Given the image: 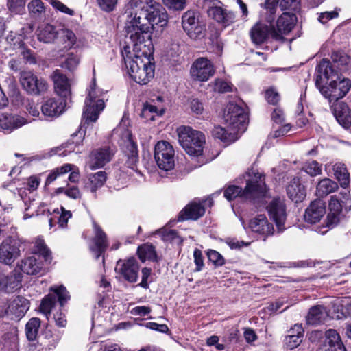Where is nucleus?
I'll use <instances>...</instances> for the list:
<instances>
[{
	"label": "nucleus",
	"mask_w": 351,
	"mask_h": 351,
	"mask_svg": "<svg viewBox=\"0 0 351 351\" xmlns=\"http://www.w3.org/2000/svg\"><path fill=\"white\" fill-rule=\"evenodd\" d=\"M28 9L32 14H41L45 11L44 3L41 0H32L28 4Z\"/></svg>",
	"instance_id": "nucleus-57"
},
{
	"label": "nucleus",
	"mask_w": 351,
	"mask_h": 351,
	"mask_svg": "<svg viewBox=\"0 0 351 351\" xmlns=\"http://www.w3.org/2000/svg\"><path fill=\"white\" fill-rule=\"evenodd\" d=\"M28 123L23 117L16 114H0V129L4 132L10 133Z\"/></svg>",
	"instance_id": "nucleus-24"
},
{
	"label": "nucleus",
	"mask_w": 351,
	"mask_h": 351,
	"mask_svg": "<svg viewBox=\"0 0 351 351\" xmlns=\"http://www.w3.org/2000/svg\"><path fill=\"white\" fill-rule=\"evenodd\" d=\"M334 176L340 182L341 186L346 187L349 184V173L344 164L337 162L333 165Z\"/></svg>",
	"instance_id": "nucleus-43"
},
{
	"label": "nucleus",
	"mask_w": 351,
	"mask_h": 351,
	"mask_svg": "<svg viewBox=\"0 0 351 351\" xmlns=\"http://www.w3.org/2000/svg\"><path fill=\"white\" fill-rule=\"evenodd\" d=\"M182 25L184 31L191 39H199L204 36L205 25L199 21L194 12L187 11L182 15Z\"/></svg>",
	"instance_id": "nucleus-12"
},
{
	"label": "nucleus",
	"mask_w": 351,
	"mask_h": 351,
	"mask_svg": "<svg viewBox=\"0 0 351 351\" xmlns=\"http://www.w3.org/2000/svg\"><path fill=\"white\" fill-rule=\"evenodd\" d=\"M351 88V80L339 76V79H336L330 81L328 86L326 88H321V93L330 102L336 101L339 99L343 98L349 92Z\"/></svg>",
	"instance_id": "nucleus-11"
},
{
	"label": "nucleus",
	"mask_w": 351,
	"mask_h": 351,
	"mask_svg": "<svg viewBox=\"0 0 351 351\" xmlns=\"http://www.w3.org/2000/svg\"><path fill=\"white\" fill-rule=\"evenodd\" d=\"M134 10L137 15L147 20L150 29L154 25L164 27L167 23V15L164 8L156 0H141L138 8Z\"/></svg>",
	"instance_id": "nucleus-5"
},
{
	"label": "nucleus",
	"mask_w": 351,
	"mask_h": 351,
	"mask_svg": "<svg viewBox=\"0 0 351 351\" xmlns=\"http://www.w3.org/2000/svg\"><path fill=\"white\" fill-rule=\"evenodd\" d=\"M337 189L338 184L337 182L329 178H324L317 184L316 195L319 197H323L335 192Z\"/></svg>",
	"instance_id": "nucleus-39"
},
{
	"label": "nucleus",
	"mask_w": 351,
	"mask_h": 351,
	"mask_svg": "<svg viewBox=\"0 0 351 351\" xmlns=\"http://www.w3.org/2000/svg\"><path fill=\"white\" fill-rule=\"evenodd\" d=\"M115 269L128 282H136L139 265L136 258H130L125 261L119 260L117 263Z\"/></svg>",
	"instance_id": "nucleus-19"
},
{
	"label": "nucleus",
	"mask_w": 351,
	"mask_h": 351,
	"mask_svg": "<svg viewBox=\"0 0 351 351\" xmlns=\"http://www.w3.org/2000/svg\"><path fill=\"white\" fill-rule=\"evenodd\" d=\"M267 210L270 217L275 221L278 230L280 232L283 231L287 217L284 200L280 198H274L267 206Z\"/></svg>",
	"instance_id": "nucleus-17"
},
{
	"label": "nucleus",
	"mask_w": 351,
	"mask_h": 351,
	"mask_svg": "<svg viewBox=\"0 0 351 351\" xmlns=\"http://www.w3.org/2000/svg\"><path fill=\"white\" fill-rule=\"evenodd\" d=\"M58 31L54 26L46 24L41 25L37 30V38L39 41L45 43H51L57 38Z\"/></svg>",
	"instance_id": "nucleus-38"
},
{
	"label": "nucleus",
	"mask_w": 351,
	"mask_h": 351,
	"mask_svg": "<svg viewBox=\"0 0 351 351\" xmlns=\"http://www.w3.org/2000/svg\"><path fill=\"white\" fill-rule=\"evenodd\" d=\"M56 304V298L54 295H48L44 298L41 302L40 308L41 312L45 314L46 316L50 314L52 308Z\"/></svg>",
	"instance_id": "nucleus-50"
},
{
	"label": "nucleus",
	"mask_w": 351,
	"mask_h": 351,
	"mask_svg": "<svg viewBox=\"0 0 351 351\" xmlns=\"http://www.w3.org/2000/svg\"><path fill=\"white\" fill-rule=\"evenodd\" d=\"M21 285L20 275L15 272H10L7 275L0 276V286L5 292H12L19 289Z\"/></svg>",
	"instance_id": "nucleus-34"
},
{
	"label": "nucleus",
	"mask_w": 351,
	"mask_h": 351,
	"mask_svg": "<svg viewBox=\"0 0 351 351\" xmlns=\"http://www.w3.org/2000/svg\"><path fill=\"white\" fill-rule=\"evenodd\" d=\"M19 54L23 59L25 64H37L38 61L36 53L27 47L25 48H23V51H21Z\"/></svg>",
	"instance_id": "nucleus-53"
},
{
	"label": "nucleus",
	"mask_w": 351,
	"mask_h": 351,
	"mask_svg": "<svg viewBox=\"0 0 351 351\" xmlns=\"http://www.w3.org/2000/svg\"><path fill=\"white\" fill-rule=\"evenodd\" d=\"M52 217L49 219L50 228H52L57 222L59 227L64 228L67 226L68 220L71 217V211L65 210L62 206L60 208L54 209L52 213Z\"/></svg>",
	"instance_id": "nucleus-35"
},
{
	"label": "nucleus",
	"mask_w": 351,
	"mask_h": 351,
	"mask_svg": "<svg viewBox=\"0 0 351 351\" xmlns=\"http://www.w3.org/2000/svg\"><path fill=\"white\" fill-rule=\"evenodd\" d=\"M101 95L102 92L96 88L95 80H93L84 102L83 111L84 124L95 122L104 109L105 103L101 98Z\"/></svg>",
	"instance_id": "nucleus-6"
},
{
	"label": "nucleus",
	"mask_w": 351,
	"mask_h": 351,
	"mask_svg": "<svg viewBox=\"0 0 351 351\" xmlns=\"http://www.w3.org/2000/svg\"><path fill=\"white\" fill-rule=\"evenodd\" d=\"M19 268L25 274L36 275L43 270V265L35 256L25 257L18 263Z\"/></svg>",
	"instance_id": "nucleus-30"
},
{
	"label": "nucleus",
	"mask_w": 351,
	"mask_h": 351,
	"mask_svg": "<svg viewBox=\"0 0 351 351\" xmlns=\"http://www.w3.org/2000/svg\"><path fill=\"white\" fill-rule=\"evenodd\" d=\"M317 74L315 80V86L321 92V88L327 87L325 86L330 81L339 79V71L335 70L329 60H322L317 66Z\"/></svg>",
	"instance_id": "nucleus-14"
},
{
	"label": "nucleus",
	"mask_w": 351,
	"mask_h": 351,
	"mask_svg": "<svg viewBox=\"0 0 351 351\" xmlns=\"http://www.w3.org/2000/svg\"><path fill=\"white\" fill-rule=\"evenodd\" d=\"M24 39L25 36L21 34L13 35L12 33H11L7 36V41L10 46L14 49L19 50V53L21 51H23V48L27 47Z\"/></svg>",
	"instance_id": "nucleus-48"
},
{
	"label": "nucleus",
	"mask_w": 351,
	"mask_h": 351,
	"mask_svg": "<svg viewBox=\"0 0 351 351\" xmlns=\"http://www.w3.org/2000/svg\"><path fill=\"white\" fill-rule=\"evenodd\" d=\"M33 252L41 256L45 262L51 263L52 260L51 252L47 246L42 238H36L34 241Z\"/></svg>",
	"instance_id": "nucleus-42"
},
{
	"label": "nucleus",
	"mask_w": 351,
	"mask_h": 351,
	"mask_svg": "<svg viewBox=\"0 0 351 351\" xmlns=\"http://www.w3.org/2000/svg\"><path fill=\"white\" fill-rule=\"evenodd\" d=\"M138 254L142 262H145L147 260L154 261L156 257L154 247L149 244L140 246L138 248Z\"/></svg>",
	"instance_id": "nucleus-47"
},
{
	"label": "nucleus",
	"mask_w": 351,
	"mask_h": 351,
	"mask_svg": "<svg viewBox=\"0 0 351 351\" xmlns=\"http://www.w3.org/2000/svg\"><path fill=\"white\" fill-rule=\"evenodd\" d=\"M208 14L219 23L228 26L232 23L235 19V14L231 11L223 9L220 4H214L208 8Z\"/></svg>",
	"instance_id": "nucleus-26"
},
{
	"label": "nucleus",
	"mask_w": 351,
	"mask_h": 351,
	"mask_svg": "<svg viewBox=\"0 0 351 351\" xmlns=\"http://www.w3.org/2000/svg\"><path fill=\"white\" fill-rule=\"evenodd\" d=\"M178 141L185 152L191 156L202 154L205 143L204 134L190 126L182 125L177 128Z\"/></svg>",
	"instance_id": "nucleus-4"
},
{
	"label": "nucleus",
	"mask_w": 351,
	"mask_h": 351,
	"mask_svg": "<svg viewBox=\"0 0 351 351\" xmlns=\"http://www.w3.org/2000/svg\"><path fill=\"white\" fill-rule=\"evenodd\" d=\"M334 115L343 128H347L351 125V114L346 104H337L334 108Z\"/></svg>",
	"instance_id": "nucleus-36"
},
{
	"label": "nucleus",
	"mask_w": 351,
	"mask_h": 351,
	"mask_svg": "<svg viewBox=\"0 0 351 351\" xmlns=\"http://www.w3.org/2000/svg\"><path fill=\"white\" fill-rule=\"evenodd\" d=\"M329 316L327 311L322 306L312 307L306 316L308 324L316 325L324 322Z\"/></svg>",
	"instance_id": "nucleus-37"
},
{
	"label": "nucleus",
	"mask_w": 351,
	"mask_h": 351,
	"mask_svg": "<svg viewBox=\"0 0 351 351\" xmlns=\"http://www.w3.org/2000/svg\"><path fill=\"white\" fill-rule=\"evenodd\" d=\"M300 0H280V7L281 10H297L300 8Z\"/></svg>",
	"instance_id": "nucleus-59"
},
{
	"label": "nucleus",
	"mask_w": 351,
	"mask_h": 351,
	"mask_svg": "<svg viewBox=\"0 0 351 351\" xmlns=\"http://www.w3.org/2000/svg\"><path fill=\"white\" fill-rule=\"evenodd\" d=\"M207 256L208 260L217 267L222 266L225 263L222 255L216 250H209L207 252Z\"/></svg>",
	"instance_id": "nucleus-54"
},
{
	"label": "nucleus",
	"mask_w": 351,
	"mask_h": 351,
	"mask_svg": "<svg viewBox=\"0 0 351 351\" xmlns=\"http://www.w3.org/2000/svg\"><path fill=\"white\" fill-rule=\"evenodd\" d=\"M205 213L204 206L200 203L193 202L186 205L179 213L178 220H197Z\"/></svg>",
	"instance_id": "nucleus-29"
},
{
	"label": "nucleus",
	"mask_w": 351,
	"mask_h": 351,
	"mask_svg": "<svg viewBox=\"0 0 351 351\" xmlns=\"http://www.w3.org/2000/svg\"><path fill=\"white\" fill-rule=\"evenodd\" d=\"M65 106L66 102L61 99L51 97L43 101L40 109L45 117L53 118L60 116L63 112Z\"/></svg>",
	"instance_id": "nucleus-23"
},
{
	"label": "nucleus",
	"mask_w": 351,
	"mask_h": 351,
	"mask_svg": "<svg viewBox=\"0 0 351 351\" xmlns=\"http://www.w3.org/2000/svg\"><path fill=\"white\" fill-rule=\"evenodd\" d=\"M271 25L268 26L261 22L256 23L250 32L252 41L256 45L263 43L271 36Z\"/></svg>",
	"instance_id": "nucleus-31"
},
{
	"label": "nucleus",
	"mask_w": 351,
	"mask_h": 351,
	"mask_svg": "<svg viewBox=\"0 0 351 351\" xmlns=\"http://www.w3.org/2000/svg\"><path fill=\"white\" fill-rule=\"evenodd\" d=\"M249 228L254 232L266 237L274 233V226L264 215H258L249 222Z\"/></svg>",
	"instance_id": "nucleus-25"
},
{
	"label": "nucleus",
	"mask_w": 351,
	"mask_h": 351,
	"mask_svg": "<svg viewBox=\"0 0 351 351\" xmlns=\"http://www.w3.org/2000/svg\"><path fill=\"white\" fill-rule=\"evenodd\" d=\"M332 66L337 67L339 71L346 69V66L349 64L350 57L344 52H334L332 54Z\"/></svg>",
	"instance_id": "nucleus-46"
},
{
	"label": "nucleus",
	"mask_w": 351,
	"mask_h": 351,
	"mask_svg": "<svg viewBox=\"0 0 351 351\" xmlns=\"http://www.w3.org/2000/svg\"><path fill=\"white\" fill-rule=\"evenodd\" d=\"M324 347L326 351H346L339 333L333 329L325 332Z\"/></svg>",
	"instance_id": "nucleus-32"
},
{
	"label": "nucleus",
	"mask_w": 351,
	"mask_h": 351,
	"mask_svg": "<svg viewBox=\"0 0 351 351\" xmlns=\"http://www.w3.org/2000/svg\"><path fill=\"white\" fill-rule=\"evenodd\" d=\"M148 113H155L158 116H161L164 113V109L163 108L158 109L154 105H152L150 104H145L144 105L143 110H142V115L146 116V115H147Z\"/></svg>",
	"instance_id": "nucleus-64"
},
{
	"label": "nucleus",
	"mask_w": 351,
	"mask_h": 351,
	"mask_svg": "<svg viewBox=\"0 0 351 351\" xmlns=\"http://www.w3.org/2000/svg\"><path fill=\"white\" fill-rule=\"evenodd\" d=\"M215 73L212 62L206 58L197 59L191 68V75L195 80L205 82Z\"/></svg>",
	"instance_id": "nucleus-16"
},
{
	"label": "nucleus",
	"mask_w": 351,
	"mask_h": 351,
	"mask_svg": "<svg viewBox=\"0 0 351 351\" xmlns=\"http://www.w3.org/2000/svg\"><path fill=\"white\" fill-rule=\"evenodd\" d=\"M213 136L215 138L220 139L221 141L230 143L234 141L236 133L227 128V130L221 126H215L212 131Z\"/></svg>",
	"instance_id": "nucleus-44"
},
{
	"label": "nucleus",
	"mask_w": 351,
	"mask_h": 351,
	"mask_svg": "<svg viewBox=\"0 0 351 351\" xmlns=\"http://www.w3.org/2000/svg\"><path fill=\"white\" fill-rule=\"evenodd\" d=\"M123 152L127 156L125 165L134 171L138 161V155L137 145L132 140L131 134H128L127 140L123 145Z\"/></svg>",
	"instance_id": "nucleus-28"
},
{
	"label": "nucleus",
	"mask_w": 351,
	"mask_h": 351,
	"mask_svg": "<svg viewBox=\"0 0 351 351\" xmlns=\"http://www.w3.org/2000/svg\"><path fill=\"white\" fill-rule=\"evenodd\" d=\"M19 82L23 89L28 94L39 96L47 93L49 85L47 81L32 71H23L20 73Z\"/></svg>",
	"instance_id": "nucleus-7"
},
{
	"label": "nucleus",
	"mask_w": 351,
	"mask_h": 351,
	"mask_svg": "<svg viewBox=\"0 0 351 351\" xmlns=\"http://www.w3.org/2000/svg\"><path fill=\"white\" fill-rule=\"evenodd\" d=\"M297 21L295 14L291 12L282 13L276 21V28L271 25V37L276 40H282L283 35L289 34L294 27Z\"/></svg>",
	"instance_id": "nucleus-13"
},
{
	"label": "nucleus",
	"mask_w": 351,
	"mask_h": 351,
	"mask_svg": "<svg viewBox=\"0 0 351 351\" xmlns=\"http://www.w3.org/2000/svg\"><path fill=\"white\" fill-rule=\"evenodd\" d=\"M127 14L125 25L126 45H129L133 52L142 51L143 54L148 52L152 45L149 23L141 15H137L135 10H132L131 14Z\"/></svg>",
	"instance_id": "nucleus-1"
},
{
	"label": "nucleus",
	"mask_w": 351,
	"mask_h": 351,
	"mask_svg": "<svg viewBox=\"0 0 351 351\" xmlns=\"http://www.w3.org/2000/svg\"><path fill=\"white\" fill-rule=\"evenodd\" d=\"M118 0H97L99 8L105 12H111L114 8Z\"/></svg>",
	"instance_id": "nucleus-62"
},
{
	"label": "nucleus",
	"mask_w": 351,
	"mask_h": 351,
	"mask_svg": "<svg viewBox=\"0 0 351 351\" xmlns=\"http://www.w3.org/2000/svg\"><path fill=\"white\" fill-rule=\"evenodd\" d=\"M50 290L54 291L57 295L61 306H63L64 304L70 299L69 292L62 285L58 287H51Z\"/></svg>",
	"instance_id": "nucleus-52"
},
{
	"label": "nucleus",
	"mask_w": 351,
	"mask_h": 351,
	"mask_svg": "<svg viewBox=\"0 0 351 351\" xmlns=\"http://www.w3.org/2000/svg\"><path fill=\"white\" fill-rule=\"evenodd\" d=\"M57 38L59 44L62 45L66 49H71L75 44L77 40L73 32L66 28L58 31Z\"/></svg>",
	"instance_id": "nucleus-41"
},
{
	"label": "nucleus",
	"mask_w": 351,
	"mask_h": 351,
	"mask_svg": "<svg viewBox=\"0 0 351 351\" xmlns=\"http://www.w3.org/2000/svg\"><path fill=\"white\" fill-rule=\"evenodd\" d=\"M223 119L227 128L237 134L243 132L246 129L247 114L244 110L237 104H229L227 106Z\"/></svg>",
	"instance_id": "nucleus-8"
},
{
	"label": "nucleus",
	"mask_w": 351,
	"mask_h": 351,
	"mask_svg": "<svg viewBox=\"0 0 351 351\" xmlns=\"http://www.w3.org/2000/svg\"><path fill=\"white\" fill-rule=\"evenodd\" d=\"M326 213L324 202L321 199H316L311 202L306 208L304 214V219L310 223H315L323 217Z\"/></svg>",
	"instance_id": "nucleus-27"
},
{
	"label": "nucleus",
	"mask_w": 351,
	"mask_h": 351,
	"mask_svg": "<svg viewBox=\"0 0 351 351\" xmlns=\"http://www.w3.org/2000/svg\"><path fill=\"white\" fill-rule=\"evenodd\" d=\"M302 170L309 176L315 177L322 173V165L315 160L308 161L304 164Z\"/></svg>",
	"instance_id": "nucleus-49"
},
{
	"label": "nucleus",
	"mask_w": 351,
	"mask_h": 351,
	"mask_svg": "<svg viewBox=\"0 0 351 351\" xmlns=\"http://www.w3.org/2000/svg\"><path fill=\"white\" fill-rule=\"evenodd\" d=\"M114 149L106 146L91 152L88 165L92 170L104 167L110 162L114 154Z\"/></svg>",
	"instance_id": "nucleus-18"
},
{
	"label": "nucleus",
	"mask_w": 351,
	"mask_h": 351,
	"mask_svg": "<svg viewBox=\"0 0 351 351\" xmlns=\"http://www.w3.org/2000/svg\"><path fill=\"white\" fill-rule=\"evenodd\" d=\"M40 327V320L39 318L33 317L29 320L25 326V333L28 340L34 341L36 339Z\"/></svg>",
	"instance_id": "nucleus-45"
},
{
	"label": "nucleus",
	"mask_w": 351,
	"mask_h": 351,
	"mask_svg": "<svg viewBox=\"0 0 351 351\" xmlns=\"http://www.w3.org/2000/svg\"><path fill=\"white\" fill-rule=\"evenodd\" d=\"M154 158L158 167L169 171L174 167V149L173 146L165 141L157 143L154 149Z\"/></svg>",
	"instance_id": "nucleus-10"
},
{
	"label": "nucleus",
	"mask_w": 351,
	"mask_h": 351,
	"mask_svg": "<svg viewBox=\"0 0 351 351\" xmlns=\"http://www.w3.org/2000/svg\"><path fill=\"white\" fill-rule=\"evenodd\" d=\"M189 107L191 112L195 116L203 115L204 112V108L203 104L197 99H192L189 101Z\"/></svg>",
	"instance_id": "nucleus-56"
},
{
	"label": "nucleus",
	"mask_w": 351,
	"mask_h": 351,
	"mask_svg": "<svg viewBox=\"0 0 351 351\" xmlns=\"http://www.w3.org/2000/svg\"><path fill=\"white\" fill-rule=\"evenodd\" d=\"M106 178V173L103 171L90 174L88 177V182L86 183V188L89 189L92 193H95L99 188L104 185Z\"/></svg>",
	"instance_id": "nucleus-40"
},
{
	"label": "nucleus",
	"mask_w": 351,
	"mask_h": 351,
	"mask_svg": "<svg viewBox=\"0 0 351 351\" xmlns=\"http://www.w3.org/2000/svg\"><path fill=\"white\" fill-rule=\"evenodd\" d=\"M27 0H8L7 6L10 11L15 14H22L25 11Z\"/></svg>",
	"instance_id": "nucleus-51"
},
{
	"label": "nucleus",
	"mask_w": 351,
	"mask_h": 351,
	"mask_svg": "<svg viewBox=\"0 0 351 351\" xmlns=\"http://www.w3.org/2000/svg\"><path fill=\"white\" fill-rule=\"evenodd\" d=\"M21 251L16 241L11 237L3 240L0 244V263L11 265L19 256Z\"/></svg>",
	"instance_id": "nucleus-15"
},
{
	"label": "nucleus",
	"mask_w": 351,
	"mask_h": 351,
	"mask_svg": "<svg viewBox=\"0 0 351 351\" xmlns=\"http://www.w3.org/2000/svg\"><path fill=\"white\" fill-rule=\"evenodd\" d=\"M194 263L196 265L195 271H200L202 270L204 263V257L200 250L196 248L193 252Z\"/></svg>",
	"instance_id": "nucleus-61"
},
{
	"label": "nucleus",
	"mask_w": 351,
	"mask_h": 351,
	"mask_svg": "<svg viewBox=\"0 0 351 351\" xmlns=\"http://www.w3.org/2000/svg\"><path fill=\"white\" fill-rule=\"evenodd\" d=\"M55 92L61 97L69 99L71 95V83L68 77L61 71L55 70L51 75Z\"/></svg>",
	"instance_id": "nucleus-21"
},
{
	"label": "nucleus",
	"mask_w": 351,
	"mask_h": 351,
	"mask_svg": "<svg viewBox=\"0 0 351 351\" xmlns=\"http://www.w3.org/2000/svg\"><path fill=\"white\" fill-rule=\"evenodd\" d=\"M93 229L95 236L92 239V243L89 248L91 252L95 255V258H99L108 247V241L105 232L100 226L95 222H93Z\"/></svg>",
	"instance_id": "nucleus-22"
},
{
	"label": "nucleus",
	"mask_w": 351,
	"mask_h": 351,
	"mask_svg": "<svg viewBox=\"0 0 351 351\" xmlns=\"http://www.w3.org/2000/svg\"><path fill=\"white\" fill-rule=\"evenodd\" d=\"M285 344L291 350L298 347L302 341V337L295 335H289L285 338Z\"/></svg>",
	"instance_id": "nucleus-60"
},
{
	"label": "nucleus",
	"mask_w": 351,
	"mask_h": 351,
	"mask_svg": "<svg viewBox=\"0 0 351 351\" xmlns=\"http://www.w3.org/2000/svg\"><path fill=\"white\" fill-rule=\"evenodd\" d=\"M163 3L169 9L182 10L184 9L186 0H162Z\"/></svg>",
	"instance_id": "nucleus-58"
},
{
	"label": "nucleus",
	"mask_w": 351,
	"mask_h": 351,
	"mask_svg": "<svg viewBox=\"0 0 351 351\" xmlns=\"http://www.w3.org/2000/svg\"><path fill=\"white\" fill-rule=\"evenodd\" d=\"M246 186L244 190L237 186H228L224 191V197L229 201L241 197L244 199H254L256 197L264 195L267 192L265 182V175L251 170L247 172Z\"/></svg>",
	"instance_id": "nucleus-3"
},
{
	"label": "nucleus",
	"mask_w": 351,
	"mask_h": 351,
	"mask_svg": "<svg viewBox=\"0 0 351 351\" xmlns=\"http://www.w3.org/2000/svg\"><path fill=\"white\" fill-rule=\"evenodd\" d=\"M128 72L136 83L147 84L154 75V64L151 62L150 50L143 54L142 51L133 52L131 47L125 45L121 51Z\"/></svg>",
	"instance_id": "nucleus-2"
},
{
	"label": "nucleus",
	"mask_w": 351,
	"mask_h": 351,
	"mask_svg": "<svg viewBox=\"0 0 351 351\" xmlns=\"http://www.w3.org/2000/svg\"><path fill=\"white\" fill-rule=\"evenodd\" d=\"M339 12L337 10L331 12H322L319 14L318 21L322 24H326L330 20L337 18Z\"/></svg>",
	"instance_id": "nucleus-63"
},
{
	"label": "nucleus",
	"mask_w": 351,
	"mask_h": 351,
	"mask_svg": "<svg viewBox=\"0 0 351 351\" xmlns=\"http://www.w3.org/2000/svg\"><path fill=\"white\" fill-rule=\"evenodd\" d=\"M328 208L329 212L326 219V226L331 229L337 226L343 217L342 206L337 195L330 197Z\"/></svg>",
	"instance_id": "nucleus-20"
},
{
	"label": "nucleus",
	"mask_w": 351,
	"mask_h": 351,
	"mask_svg": "<svg viewBox=\"0 0 351 351\" xmlns=\"http://www.w3.org/2000/svg\"><path fill=\"white\" fill-rule=\"evenodd\" d=\"M29 308V300L22 296H17L0 306V316L19 320L25 315Z\"/></svg>",
	"instance_id": "nucleus-9"
},
{
	"label": "nucleus",
	"mask_w": 351,
	"mask_h": 351,
	"mask_svg": "<svg viewBox=\"0 0 351 351\" xmlns=\"http://www.w3.org/2000/svg\"><path fill=\"white\" fill-rule=\"evenodd\" d=\"M289 197L295 202H302L306 196V190L298 178H293L287 187Z\"/></svg>",
	"instance_id": "nucleus-33"
},
{
	"label": "nucleus",
	"mask_w": 351,
	"mask_h": 351,
	"mask_svg": "<svg viewBox=\"0 0 351 351\" xmlns=\"http://www.w3.org/2000/svg\"><path fill=\"white\" fill-rule=\"evenodd\" d=\"M79 62L80 58L78 56L73 53H70L67 56L64 62L62 64V67L69 71H73L77 68Z\"/></svg>",
	"instance_id": "nucleus-55"
}]
</instances>
